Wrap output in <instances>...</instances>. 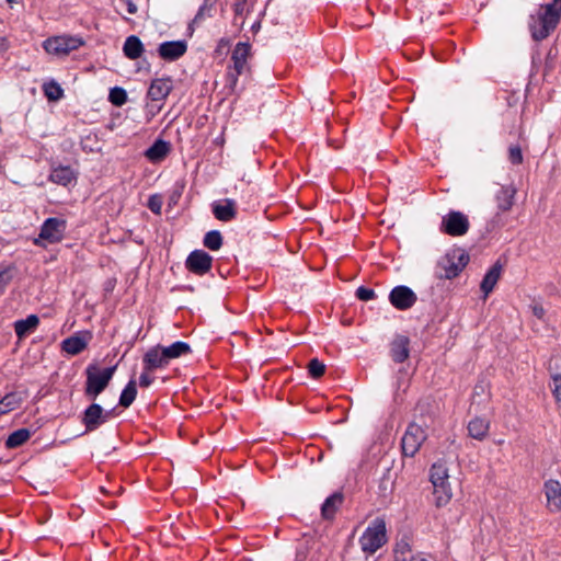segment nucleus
<instances>
[{"mask_svg":"<svg viewBox=\"0 0 561 561\" xmlns=\"http://www.w3.org/2000/svg\"><path fill=\"white\" fill-rule=\"evenodd\" d=\"M561 15V0H553L541 8L536 16H531L529 27L534 39L546 38L558 25Z\"/></svg>","mask_w":561,"mask_h":561,"instance_id":"f257e3e1","label":"nucleus"},{"mask_svg":"<svg viewBox=\"0 0 561 561\" xmlns=\"http://www.w3.org/2000/svg\"><path fill=\"white\" fill-rule=\"evenodd\" d=\"M387 541V524L382 517L373 519L358 540L362 551L369 556L377 552Z\"/></svg>","mask_w":561,"mask_h":561,"instance_id":"f03ea898","label":"nucleus"},{"mask_svg":"<svg viewBox=\"0 0 561 561\" xmlns=\"http://www.w3.org/2000/svg\"><path fill=\"white\" fill-rule=\"evenodd\" d=\"M430 480L433 485V495L437 507L445 506L453 496L449 483V471L445 462H435L430 471Z\"/></svg>","mask_w":561,"mask_h":561,"instance_id":"7ed1b4c3","label":"nucleus"},{"mask_svg":"<svg viewBox=\"0 0 561 561\" xmlns=\"http://www.w3.org/2000/svg\"><path fill=\"white\" fill-rule=\"evenodd\" d=\"M116 366L100 368L95 364H90L85 368V396L95 400L100 393L108 386L112 380Z\"/></svg>","mask_w":561,"mask_h":561,"instance_id":"20e7f679","label":"nucleus"},{"mask_svg":"<svg viewBox=\"0 0 561 561\" xmlns=\"http://www.w3.org/2000/svg\"><path fill=\"white\" fill-rule=\"evenodd\" d=\"M83 44V39L79 36L57 35L45 39L43 48L53 57L64 58L71 51L79 49Z\"/></svg>","mask_w":561,"mask_h":561,"instance_id":"39448f33","label":"nucleus"},{"mask_svg":"<svg viewBox=\"0 0 561 561\" xmlns=\"http://www.w3.org/2000/svg\"><path fill=\"white\" fill-rule=\"evenodd\" d=\"M67 228V221L62 218L50 217L47 218L42 227L38 237L34 240V243L39 247H46L60 242L64 239L65 231Z\"/></svg>","mask_w":561,"mask_h":561,"instance_id":"423d86ee","label":"nucleus"},{"mask_svg":"<svg viewBox=\"0 0 561 561\" xmlns=\"http://www.w3.org/2000/svg\"><path fill=\"white\" fill-rule=\"evenodd\" d=\"M427 437L426 430L416 423H411L402 437L404 456L413 457Z\"/></svg>","mask_w":561,"mask_h":561,"instance_id":"0eeeda50","label":"nucleus"},{"mask_svg":"<svg viewBox=\"0 0 561 561\" xmlns=\"http://www.w3.org/2000/svg\"><path fill=\"white\" fill-rule=\"evenodd\" d=\"M469 226V219L465 214L451 210L443 217L440 231L451 237H460L467 233Z\"/></svg>","mask_w":561,"mask_h":561,"instance_id":"6e6552de","label":"nucleus"},{"mask_svg":"<svg viewBox=\"0 0 561 561\" xmlns=\"http://www.w3.org/2000/svg\"><path fill=\"white\" fill-rule=\"evenodd\" d=\"M211 262L213 259L207 252L203 250H195L187 256L185 265L188 271L203 275L210 270Z\"/></svg>","mask_w":561,"mask_h":561,"instance_id":"1a4fd4ad","label":"nucleus"},{"mask_svg":"<svg viewBox=\"0 0 561 561\" xmlns=\"http://www.w3.org/2000/svg\"><path fill=\"white\" fill-rule=\"evenodd\" d=\"M389 299L394 308L405 310L415 304L416 295L407 286H397L390 291Z\"/></svg>","mask_w":561,"mask_h":561,"instance_id":"9d476101","label":"nucleus"},{"mask_svg":"<svg viewBox=\"0 0 561 561\" xmlns=\"http://www.w3.org/2000/svg\"><path fill=\"white\" fill-rule=\"evenodd\" d=\"M108 416L110 412H105L100 404L92 403L85 409L82 422L85 425L87 431H94L105 423L108 420Z\"/></svg>","mask_w":561,"mask_h":561,"instance_id":"9b49d317","label":"nucleus"},{"mask_svg":"<svg viewBox=\"0 0 561 561\" xmlns=\"http://www.w3.org/2000/svg\"><path fill=\"white\" fill-rule=\"evenodd\" d=\"M187 50L185 41L163 42L158 47L159 56L167 61H174L181 58Z\"/></svg>","mask_w":561,"mask_h":561,"instance_id":"f8f14e48","label":"nucleus"},{"mask_svg":"<svg viewBox=\"0 0 561 561\" xmlns=\"http://www.w3.org/2000/svg\"><path fill=\"white\" fill-rule=\"evenodd\" d=\"M91 339V332H79L64 340L61 343V348L69 355H77L85 350Z\"/></svg>","mask_w":561,"mask_h":561,"instance_id":"ddd939ff","label":"nucleus"},{"mask_svg":"<svg viewBox=\"0 0 561 561\" xmlns=\"http://www.w3.org/2000/svg\"><path fill=\"white\" fill-rule=\"evenodd\" d=\"M547 506L551 512L561 511V483L557 480H548L543 486Z\"/></svg>","mask_w":561,"mask_h":561,"instance_id":"4468645a","label":"nucleus"},{"mask_svg":"<svg viewBox=\"0 0 561 561\" xmlns=\"http://www.w3.org/2000/svg\"><path fill=\"white\" fill-rule=\"evenodd\" d=\"M169 364L167 357L164 356V352L160 345L151 347L147 351L144 356V369L145 370H154L158 368H164Z\"/></svg>","mask_w":561,"mask_h":561,"instance_id":"2eb2a0df","label":"nucleus"},{"mask_svg":"<svg viewBox=\"0 0 561 561\" xmlns=\"http://www.w3.org/2000/svg\"><path fill=\"white\" fill-rule=\"evenodd\" d=\"M490 426L491 422L489 419L476 416L468 423V434L471 438L482 442L488 437Z\"/></svg>","mask_w":561,"mask_h":561,"instance_id":"dca6fc26","label":"nucleus"},{"mask_svg":"<svg viewBox=\"0 0 561 561\" xmlns=\"http://www.w3.org/2000/svg\"><path fill=\"white\" fill-rule=\"evenodd\" d=\"M172 83L169 78L154 79L149 89L148 96L152 101H163L171 92Z\"/></svg>","mask_w":561,"mask_h":561,"instance_id":"f3484780","label":"nucleus"},{"mask_svg":"<svg viewBox=\"0 0 561 561\" xmlns=\"http://www.w3.org/2000/svg\"><path fill=\"white\" fill-rule=\"evenodd\" d=\"M214 216L220 221L232 220L236 215V203L232 199H222L213 204Z\"/></svg>","mask_w":561,"mask_h":561,"instance_id":"a211bd4d","label":"nucleus"},{"mask_svg":"<svg viewBox=\"0 0 561 561\" xmlns=\"http://www.w3.org/2000/svg\"><path fill=\"white\" fill-rule=\"evenodd\" d=\"M49 181L61 186H68L76 181V172L70 167L58 165L51 169Z\"/></svg>","mask_w":561,"mask_h":561,"instance_id":"6ab92c4d","label":"nucleus"},{"mask_svg":"<svg viewBox=\"0 0 561 561\" xmlns=\"http://www.w3.org/2000/svg\"><path fill=\"white\" fill-rule=\"evenodd\" d=\"M502 265L501 263L496 262L494 265H492L488 272L485 273L480 288L484 294V298H486L492 290L494 289L495 285L497 284L501 274H502Z\"/></svg>","mask_w":561,"mask_h":561,"instance_id":"aec40b11","label":"nucleus"},{"mask_svg":"<svg viewBox=\"0 0 561 561\" xmlns=\"http://www.w3.org/2000/svg\"><path fill=\"white\" fill-rule=\"evenodd\" d=\"M515 195L514 186H502L495 195L497 209L503 213L508 211L514 205Z\"/></svg>","mask_w":561,"mask_h":561,"instance_id":"412c9836","label":"nucleus"},{"mask_svg":"<svg viewBox=\"0 0 561 561\" xmlns=\"http://www.w3.org/2000/svg\"><path fill=\"white\" fill-rule=\"evenodd\" d=\"M250 55V45L248 43H238L232 53V68L236 72L242 73L247 66V60Z\"/></svg>","mask_w":561,"mask_h":561,"instance_id":"4be33fe9","label":"nucleus"},{"mask_svg":"<svg viewBox=\"0 0 561 561\" xmlns=\"http://www.w3.org/2000/svg\"><path fill=\"white\" fill-rule=\"evenodd\" d=\"M144 51L145 46L138 36L130 35L125 39L123 53L128 59L136 60L141 57Z\"/></svg>","mask_w":561,"mask_h":561,"instance_id":"5701e85b","label":"nucleus"},{"mask_svg":"<svg viewBox=\"0 0 561 561\" xmlns=\"http://www.w3.org/2000/svg\"><path fill=\"white\" fill-rule=\"evenodd\" d=\"M169 151L170 144L158 139L146 150L145 156L151 162H160L168 156Z\"/></svg>","mask_w":561,"mask_h":561,"instance_id":"b1692460","label":"nucleus"},{"mask_svg":"<svg viewBox=\"0 0 561 561\" xmlns=\"http://www.w3.org/2000/svg\"><path fill=\"white\" fill-rule=\"evenodd\" d=\"M391 356L394 362L402 363L409 357V339L397 336L391 343Z\"/></svg>","mask_w":561,"mask_h":561,"instance_id":"393cba45","label":"nucleus"},{"mask_svg":"<svg viewBox=\"0 0 561 561\" xmlns=\"http://www.w3.org/2000/svg\"><path fill=\"white\" fill-rule=\"evenodd\" d=\"M39 323V319L35 314H30L26 319L18 320L14 323V330L19 339H23L33 332Z\"/></svg>","mask_w":561,"mask_h":561,"instance_id":"a878e982","label":"nucleus"},{"mask_svg":"<svg viewBox=\"0 0 561 561\" xmlns=\"http://www.w3.org/2000/svg\"><path fill=\"white\" fill-rule=\"evenodd\" d=\"M168 362L186 355L191 352V346L186 342L178 341L169 346H161Z\"/></svg>","mask_w":561,"mask_h":561,"instance_id":"bb28decb","label":"nucleus"},{"mask_svg":"<svg viewBox=\"0 0 561 561\" xmlns=\"http://www.w3.org/2000/svg\"><path fill=\"white\" fill-rule=\"evenodd\" d=\"M31 437V432L27 428H20L9 435L5 440L8 448H16L27 442Z\"/></svg>","mask_w":561,"mask_h":561,"instance_id":"cd10ccee","label":"nucleus"},{"mask_svg":"<svg viewBox=\"0 0 561 561\" xmlns=\"http://www.w3.org/2000/svg\"><path fill=\"white\" fill-rule=\"evenodd\" d=\"M342 503L341 494H333L329 496L324 503L322 504L321 512L324 518H332L337 510V507Z\"/></svg>","mask_w":561,"mask_h":561,"instance_id":"c85d7f7f","label":"nucleus"},{"mask_svg":"<svg viewBox=\"0 0 561 561\" xmlns=\"http://www.w3.org/2000/svg\"><path fill=\"white\" fill-rule=\"evenodd\" d=\"M21 397L15 392H11L4 396L0 400V415L18 409L21 404Z\"/></svg>","mask_w":561,"mask_h":561,"instance_id":"c756f323","label":"nucleus"},{"mask_svg":"<svg viewBox=\"0 0 561 561\" xmlns=\"http://www.w3.org/2000/svg\"><path fill=\"white\" fill-rule=\"evenodd\" d=\"M411 545L407 538L399 540L393 549L394 561H408L411 554Z\"/></svg>","mask_w":561,"mask_h":561,"instance_id":"7c9ffc66","label":"nucleus"},{"mask_svg":"<svg viewBox=\"0 0 561 561\" xmlns=\"http://www.w3.org/2000/svg\"><path fill=\"white\" fill-rule=\"evenodd\" d=\"M137 396V388L135 380H130L123 389L119 398V404L124 408H128Z\"/></svg>","mask_w":561,"mask_h":561,"instance_id":"2f4dec72","label":"nucleus"},{"mask_svg":"<svg viewBox=\"0 0 561 561\" xmlns=\"http://www.w3.org/2000/svg\"><path fill=\"white\" fill-rule=\"evenodd\" d=\"M550 374L552 380L551 390L558 405L561 407V370L558 371L557 367L553 368V366L550 365Z\"/></svg>","mask_w":561,"mask_h":561,"instance_id":"473e14b6","label":"nucleus"},{"mask_svg":"<svg viewBox=\"0 0 561 561\" xmlns=\"http://www.w3.org/2000/svg\"><path fill=\"white\" fill-rule=\"evenodd\" d=\"M43 90L46 98L50 101H58L64 95L61 87L55 81L45 82Z\"/></svg>","mask_w":561,"mask_h":561,"instance_id":"72a5a7b5","label":"nucleus"},{"mask_svg":"<svg viewBox=\"0 0 561 561\" xmlns=\"http://www.w3.org/2000/svg\"><path fill=\"white\" fill-rule=\"evenodd\" d=\"M204 245L211 251H217L222 245V237L219 231L213 230L205 234Z\"/></svg>","mask_w":561,"mask_h":561,"instance_id":"f704fd0d","label":"nucleus"},{"mask_svg":"<svg viewBox=\"0 0 561 561\" xmlns=\"http://www.w3.org/2000/svg\"><path fill=\"white\" fill-rule=\"evenodd\" d=\"M108 100L113 105L122 106L127 101V93L123 88H112L110 90Z\"/></svg>","mask_w":561,"mask_h":561,"instance_id":"c9c22d12","label":"nucleus"},{"mask_svg":"<svg viewBox=\"0 0 561 561\" xmlns=\"http://www.w3.org/2000/svg\"><path fill=\"white\" fill-rule=\"evenodd\" d=\"M309 374L313 378L321 377L325 371V366L322 362L318 360L317 358H313L310 360L308 365Z\"/></svg>","mask_w":561,"mask_h":561,"instance_id":"e433bc0d","label":"nucleus"},{"mask_svg":"<svg viewBox=\"0 0 561 561\" xmlns=\"http://www.w3.org/2000/svg\"><path fill=\"white\" fill-rule=\"evenodd\" d=\"M466 262L462 261V255L459 257L458 264H450L445 267V276L447 278H453L459 274V272L465 267Z\"/></svg>","mask_w":561,"mask_h":561,"instance_id":"4c0bfd02","label":"nucleus"},{"mask_svg":"<svg viewBox=\"0 0 561 561\" xmlns=\"http://www.w3.org/2000/svg\"><path fill=\"white\" fill-rule=\"evenodd\" d=\"M162 204H163L162 197L160 195L156 194V195H151L149 197L147 206L152 213L160 214Z\"/></svg>","mask_w":561,"mask_h":561,"instance_id":"58836bf2","label":"nucleus"},{"mask_svg":"<svg viewBox=\"0 0 561 561\" xmlns=\"http://www.w3.org/2000/svg\"><path fill=\"white\" fill-rule=\"evenodd\" d=\"M510 161L514 164H520L523 162L522 149L518 146H512L508 150Z\"/></svg>","mask_w":561,"mask_h":561,"instance_id":"ea45409f","label":"nucleus"},{"mask_svg":"<svg viewBox=\"0 0 561 561\" xmlns=\"http://www.w3.org/2000/svg\"><path fill=\"white\" fill-rule=\"evenodd\" d=\"M240 75L241 73L236 72L233 68L229 69V71L227 73V87L230 89L231 92L236 91L237 83H238V77Z\"/></svg>","mask_w":561,"mask_h":561,"instance_id":"a19ab883","label":"nucleus"},{"mask_svg":"<svg viewBox=\"0 0 561 561\" xmlns=\"http://www.w3.org/2000/svg\"><path fill=\"white\" fill-rule=\"evenodd\" d=\"M356 296L358 299L363 301L371 300L375 297V291L370 288L358 287L356 290Z\"/></svg>","mask_w":561,"mask_h":561,"instance_id":"79ce46f5","label":"nucleus"},{"mask_svg":"<svg viewBox=\"0 0 561 561\" xmlns=\"http://www.w3.org/2000/svg\"><path fill=\"white\" fill-rule=\"evenodd\" d=\"M12 275L8 270L0 271V294L3 293L4 288L11 282Z\"/></svg>","mask_w":561,"mask_h":561,"instance_id":"37998d69","label":"nucleus"},{"mask_svg":"<svg viewBox=\"0 0 561 561\" xmlns=\"http://www.w3.org/2000/svg\"><path fill=\"white\" fill-rule=\"evenodd\" d=\"M530 308L534 317H536L539 320H542L545 318L546 310L541 305L535 304Z\"/></svg>","mask_w":561,"mask_h":561,"instance_id":"c03bdc74","label":"nucleus"},{"mask_svg":"<svg viewBox=\"0 0 561 561\" xmlns=\"http://www.w3.org/2000/svg\"><path fill=\"white\" fill-rule=\"evenodd\" d=\"M149 371L150 370H145L140 377H139V385L140 387H149L152 381H153V378L149 375Z\"/></svg>","mask_w":561,"mask_h":561,"instance_id":"a18cd8bd","label":"nucleus"},{"mask_svg":"<svg viewBox=\"0 0 561 561\" xmlns=\"http://www.w3.org/2000/svg\"><path fill=\"white\" fill-rule=\"evenodd\" d=\"M122 4L126 7V10L129 14H136L138 11L137 5L134 3L133 0H119Z\"/></svg>","mask_w":561,"mask_h":561,"instance_id":"49530a36","label":"nucleus"},{"mask_svg":"<svg viewBox=\"0 0 561 561\" xmlns=\"http://www.w3.org/2000/svg\"><path fill=\"white\" fill-rule=\"evenodd\" d=\"M245 4H247V0H236V2H234L236 14L241 15L244 11Z\"/></svg>","mask_w":561,"mask_h":561,"instance_id":"de8ad7c7","label":"nucleus"},{"mask_svg":"<svg viewBox=\"0 0 561 561\" xmlns=\"http://www.w3.org/2000/svg\"><path fill=\"white\" fill-rule=\"evenodd\" d=\"M229 47V41L221 38L218 43V50L227 49Z\"/></svg>","mask_w":561,"mask_h":561,"instance_id":"09e8293b","label":"nucleus"},{"mask_svg":"<svg viewBox=\"0 0 561 561\" xmlns=\"http://www.w3.org/2000/svg\"><path fill=\"white\" fill-rule=\"evenodd\" d=\"M410 561H428L421 556L411 557Z\"/></svg>","mask_w":561,"mask_h":561,"instance_id":"8fccbe9b","label":"nucleus"},{"mask_svg":"<svg viewBox=\"0 0 561 561\" xmlns=\"http://www.w3.org/2000/svg\"><path fill=\"white\" fill-rule=\"evenodd\" d=\"M205 9H206L205 7H202V8L199 9L198 13L196 14V18H195V19H201V18L203 16V14H204Z\"/></svg>","mask_w":561,"mask_h":561,"instance_id":"3c124183","label":"nucleus"},{"mask_svg":"<svg viewBox=\"0 0 561 561\" xmlns=\"http://www.w3.org/2000/svg\"><path fill=\"white\" fill-rule=\"evenodd\" d=\"M7 2L9 3V5L11 8H13V5L16 4L19 1L18 0H7Z\"/></svg>","mask_w":561,"mask_h":561,"instance_id":"603ef678","label":"nucleus"},{"mask_svg":"<svg viewBox=\"0 0 561 561\" xmlns=\"http://www.w3.org/2000/svg\"><path fill=\"white\" fill-rule=\"evenodd\" d=\"M556 362H561V356L556 358Z\"/></svg>","mask_w":561,"mask_h":561,"instance_id":"864d4df0","label":"nucleus"}]
</instances>
